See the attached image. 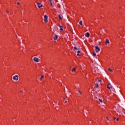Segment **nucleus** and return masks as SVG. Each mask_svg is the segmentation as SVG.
Here are the masks:
<instances>
[{
	"mask_svg": "<svg viewBox=\"0 0 125 125\" xmlns=\"http://www.w3.org/2000/svg\"><path fill=\"white\" fill-rule=\"evenodd\" d=\"M79 24H80V25H81L82 26L83 25V21H80L79 22Z\"/></svg>",
	"mask_w": 125,
	"mask_h": 125,
	"instance_id": "nucleus-17",
	"label": "nucleus"
},
{
	"mask_svg": "<svg viewBox=\"0 0 125 125\" xmlns=\"http://www.w3.org/2000/svg\"><path fill=\"white\" fill-rule=\"evenodd\" d=\"M99 101H100L101 102H103V101L102 100V99H99Z\"/></svg>",
	"mask_w": 125,
	"mask_h": 125,
	"instance_id": "nucleus-19",
	"label": "nucleus"
},
{
	"mask_svg": "<svg viewBox=\"0 0 125 125\" xmlns=\"http://www.w3.org/2000/svg\"><path fill=\"white\" fill-rule=\"evenodd\" d=\"M123 30L124 31H125V26L123 27Z\"/></svg>",
	"mask_w": 125,
	"mask_h": 125,
	"instance_id": "nucleus-23",
	"label": "nucleus"
},
{
	"mask_svg": "<svg viewBox=\"0 0 125 125\" xmlns=\"http://www.w3.org/2000/svg\"><path fill=\"white\" fill-rule=\"evenodd\" d=\"M106 119L107 121H109V117L108 116L106 117Z\"/></svg>",
	"mask_w": 125,
	"mask_h": 125,
	"instance_id": "nucleus-21",
	"label": "nucleus"
},
{
	"mask_svg": "<svg viewBox=\"0 0 125 125\" xmlns=\"http://www.w3.org/2000/svg\"><path fill=\"white\" fill-rule=\"evenodd\" d=\"M116 121L118 122V121H119V118H117Z\"/></svg>",
	"mask_w": 125,
	"mask_h": 125,
	"instance_id": "nucleus-27",
	"label": "nucleus"
},
{
	"mask_svg": "<svg viewBox=\"0 0 125 125\" xmlns=\"http://www.w3.org/2000/svg\"><path fill=\"white\" fill-rule=\"evenodd\" d=\"M64 102H65V103H67V101H65Z\"/></svg>",
	"mask_w": 125,
	"mask_h": 125,
	"instance_id": "nucleus-28",
	"label": "nucleus"
},
{
	"mask_svg": "<svg viewBox=\"0 0 125 125\" xmlns=\"http://www.w3.org/2000/svg\"><path fill=\"white\" fill-rule=\"evenodd\" d=\"M63 99H64V100H65V98H64Z\"/></svg>",
	"mask_w": 125,
	"mask_h": 125,
	"instance_id": "nucleus-30",
	"label": "nucleus"
},
{
	"mask_svg": "<svg viewBox=\"0 0 125 125\" xmlns=\"http://www.w3.org/2000/svg\"><path fill=\"white\" fill-rule=\"evenodd\" d=\"M98 82H99L100 83H101V82H102V81H101V80H98Z\"/></svg>",
	"mask_w": 125,
	"mask_h": 125,
	"instance_id": "nucleus-24",
	"label": "nucleus"
},
{
	"mask_svg": "<svg viewBox=\"0 0 125 125\" xmlns=\"http://www.w3.org/2000/svg\"><path fill=\"white\" fill-rule=\"evenodd\" d=\"M37 4L39 8H41V7H42L43 6L42 4V3H41L40 2H37Z\"/></svg>",
	"mask_w": 125,
	"mask_h": 125,
	"instance_id": "nucleus-3",
	"label": "nucleus"
},
{
	"mask_svg": "<svg viewBox=\"0 0 125 125\" xmlns=\"http://www.w3.org/2000/svg\"><path fill=\"white\" fill-rule=\"evenodd\" d=\"M53 35H54V36H53V39L55 41H56V40L58 39V35H56V34H54V33H53Z\"/></svg>",
	"mask_w": 125,
	"mask_h": 125,
	"instance_id": "nucleus-1",
	"label": "nucleus"
},
{
	"mask_svg": "<svg viewBox=\"0 0 125 125\" xmlns=\"http://www.w3.org/2000/svg\"><path fill=\"white\" fill-rule=\"evenodd\" d=\"M60 31H63V26H60Z\"/></svg>",
	"mask_w": 125,
	"mask_h": 125,
	"instance_id": "nucleus-10",
	"label": "nucleus"
},
{
	"mask_svg": "<svg viewBox=\"0 0 125 125\" xmlns=\"http://www.w3.org/2000/svg\"><path fill=\"white\" fill-rule=\"evenodd\" d=\"M93 56L96 57V54L95 53H93Z\"/></svg>",
	"mask_w": 125,
	"mask_h": 125,
	"instance_id": "nucleus-18",
	"label": "nucleus"
},
{
	"mask_svg": "<svg viewBox=\"0 0 125 125\" xmlns=\"http://www.w3.org/2000/svg\"><path fill=\"white\" fill-rule=\"evenodd\" d=\"M58 17L60 20H62V17H61V16H60V15L58 16Z\"/></svg>",
	"mask_w": 125,
	"mask_h": 125,
	"instance_id": "nucleus-12",
	"label": "nucleus"
},
{
	"mask_svg": "<svg viewBox=\"0 0 125 125\" xmlns=\"http://www.w3.org/2000/svg\"><path fill=\"white\" fill-rule=\"evenodd\" d=\"M33 61H34V62H39V58L35 57L33 59Z\"/></svg>",
	"mask_w": 125,
	"mask_h": 125,
	"instance_id": "nucleus-6",
	"label": "nucleus"
},
{
	"mask_svg": "<svg viewBox=\"0 0 125 125\" xmlns=\"http://www.w3.org/2000/svg\"><path fill=\"white\" fill-rule=\"evenodd\" d=\"M42 79H43V76H41V78H40V81H42Z\"/></svg>",
	"mask_w": 125,
	"mask_h": 125,
	"instance_id": "nucleus-16",
	"label": "nucleus"
},
{
	"mask_svg": "<svg viewBox=\"0 0 125 125\" xmlns=\"http://www.w3.org/2000/svg\"><path fill=\"white\" fill-rule=\"evenodd\" d=\"M90 34L88 32H87L86 34H85V37H86L87 38H89V36H90Z\"/></svg>",
	"mask_w": 125,
	"mask_h": 125,
	"instance_id": "nucleus-8",
	"label": "nucleus"
},
{
	"mask_svg": "<svg viewBox=\"0 0 125 125\" xmlns=\"http://www.w3.org/2000/svg\"><path fill=\"white\" fill-rule=\"evenodd\" d=\"M18 78H19L18 75H15L13 77V80H14V81H18Z\"/></svg>",
	"mask_w": 125,
	"mask_h": 125,
	"instance_id": "nucleus-5",
	"label": "nucleus"
},
{
	"mask_svg": "<svg viewBox=\"0 0 125 125\" xmlns=\"http://www.w3.org/2000/svg\"><path fill=\"white\" fill-rule=\"evenodd\" d=\"M74 49H77V47H74Z\"/></svg>",
	"mask_w": 125,
	"mask_h": 125,
	"instance_id": "nucleus-25",
	"label": "nucleus"
},
{
	"mask_svg": "<svg viewBox=\"0 0 125 125\" xmlns=\"http://www.w3.org/2000/svg\"><path fill=\"white\" fill-rule=\"evenodd\" d=\"M95 50L96 52H99V51H100V48H99V47H98V46H96Z\"/></svg>",
	"mask_w": 125,
	"mask_h": 125,
	"instance_id": "nucleus-4",
	"label": "nucleus"
},
{
	"mask_svg": "<svg viewBox=\"0 0 125 125\" xmlns=\"http://www.w3.org/2000/svg\"><path fill=\"white\" fill-rule=\"evenodd\" d=\"M99 86L98 84H96L95 86V88H98Z\"/></svg>",
	"mask_w": 125,
	"mask_h": 125,
	"instance_id": "nucleus-13",
	"label": "nucleus"
},
{
	"mask_svg": "<svg viewBox=\"0 0 125 125\" xmlns=\"http://www.w3.org/2000/svg\"><path fill=\"white\" fill-rule=\"evenodd\" d=\"M72 72H76V67H74L72 70Z\"/></svg>",
	"mask_w": 125,
	"mask_h": 125,
	"instance_id": "nucleus-14",
	"label": "nucleus"
},
{
	"mask_svg": "<svg viewBox=\"0 0 125 125\" xmlns=\"http://www.w3.org/2000/svg\"><path fill=\"white\" fill-rule=\"evenodd\" d=\"M17 4H18V5H19V4H20V3L18 2Z\"/></svg>",
	"mask_w": 125,
	"mask_h": 125,
	"instance_id": "nucleus-26",
	"label": "nucleus"
},
{
	"mask_svg": "<svg viewBox=\"0 0 125 125\" xmlns=\"http://www.w3.org/2000/svg\"><path fill=\"white\" fill-rule=\"evenodd\" d=\"M48 18V16H47V15H45L44 16V22H48V20H47Z\"/></svg>",
	"mask_w": 125,
	"mask_h": 125,
	"instance_id": "nucleus-2",
	"label": "nucleus"
},
{
	"mask_svg": "<svg viewBox=\"0 0 125 125\" xmlns=\"http://www.w3.org/2000/svg\"><path fill=\"white\" fill-rule=\"evenodd\" d=\"M108 71L110 72V73L113 72V70L111 68H108Z\"/></svg>",
	"mask_w": 125,
	"mask_h": 125,
	"instance_id": "nucleus-15",
	"label": "nucleus"
},
{
	"mask_svg": "<svg viewBox=\"0 0 125 125\" xmlns=\"http://www.w3.org/2000/svg\"><path fill=\"white\" fill-rule=\"evenodd\" d=\"M50 5H52V2H51V0H50Z\"/></svg>",
	"mask_w": 125,
	"mask_h": 125,
	"instance_id": "nucleus-22",
	"label": "nucleus"
},
{
	"mask_svg": "<svg viewBox=\"0 0 125 125\" xmlns=\"http://www.w3.org/2000/svg\"><path fill=\"white\" fill-rule=\"evenodd\" d=\"M77 56H81V51H77Z\"/></svg>",
	"mask_w": 125,
	"mask_h": 125,
	"instance_id": "nucleus-9",
	"label": "nucleus"
},
{
	"mask_svg": "<svg viewBox=\"0 0 125 125\" xmlns=\"http://www.w3.org/2000/svg\"><path fill=\"white\" fill-rule=\"evenodd\" d=\"M114 120H116V118L114 117Z\"/></svg>",
	"mask_w": 125,
	"mask_h": 125,
	"instance_id": "nucleus-29",
	"label": "nucleus"
},
{
	"mask_svg": "<svg viewBox=\"0 0 125 125\" xmlns=\"http://www.w3.org/2000/svg\"><path fill=\"white\" fill-rule=\"evenodd\" d=\"M107 88H108V89H111V88H112V85H111L110 83L108 84L107 85Z\"/></svg>",
	"mask_w": 125,
	"mask_h": 125,
	"instance_id": "nucleus-7",
	"label": "nucleus"
},
{
	"mask_svg": "<svg viewBox=\"0 0 125 125\" xmlns=\"http://www.w3.org/2000/svg\"><path fill=\"white\" fill-rule=\"evenodd\" d=\"M105 43H110V42H109V40H108V39H106Z\"/></svg>",
	"mask_w": 125,
	"mask_h": 125,
	"instance_id": "nucleus-11",
	"label": "nucleus"
},
{
	"mask_svg": "<svg viewBox=\"0 0 125 125\" xmlns=\"http://www.w3.org/2000/svg\"><path fill=\"white\" fill-rule=\"evenodd\" d=\"M78 92L80 93L81 95L83 94L82 92H81V91H80L79 90H78Z\"/></svg>",
	"mask_w": 125,
	"mask_h": 125,
	"instance_id": "nucleus-20",
	"label": "nucleus"
}]
</instances>
